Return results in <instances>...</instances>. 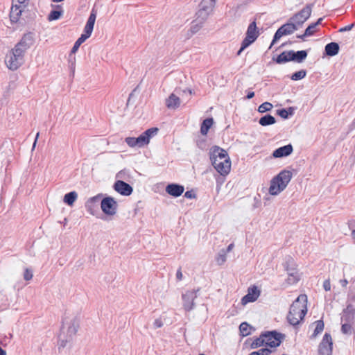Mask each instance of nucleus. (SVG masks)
Listing matches in <instances>:
<instances>
[{
  "label": "nucleus",
  "mask_w": 355,
  "mask_h": 355,
  "mask_svg": "<svg viewBox=\"0 0 355 355\" xmlns=\"http://www.w3.org/2000/svg\"><path fill=\"white\" fill-rule=\"evenodd\" d=\"M209 158L216 171L221 175H227L231 169V161L227 151L214 146L209 150Z\"/></svg>",
  "instance_id": "f257e3e1"
},
{
  "label": "nucleus",
  "mask_w": 355,
  "mask_h": 355,
  "mask_svg": "<svg viewBox=\"0 0 355 355\" xmlns=\"http://www.w3.org/2000/svg\"><path fill=\"white\" fill-rule=\"evenodd\" d=\"M307 297L306 295H300L293 302L287 315L288 322L293 326L300 323L304 318L306 312Z\"/></svg>",
  "instance_id": "f03ea898"
},
{
  "label": "nucleus",
  "mask_w": 355,
  "mask_h": 355,
  "mask_svg": "<svg viewBox=\"0 0 355 355\" xmlns=\"http://www.w3.org/2000/svg\"><path fill=\"white\" fill-rule=\"evenodd\" d=\"M293 176L291 171L288 170L282 171L277 175L274 177L270 181L269 187V193L272 196H277L284 191Z\"/></svg>",
  "instance_id": "7ed1b4c3"
},
{
  "label": "nucleus",
  "mask_w": 355,
  "mask_h": 355,
  "mask_svg": "<svg viewBox=\"0 0 355 355\" xmlns=\"http://www.w3.org/2000/svg\"><path fill=\"white\" fill-rule=\"evenodd\" d=\"M79 328V321L73 318L70 321H64L62 323L61 334L59 336V347H65L67 343L70 342Z\"/></svg>",
  "instance_id": "20e7f679"
},
{
  "label": "nucleus",
  "mask_w": 355,
  "mask_h": 355,
  "mask_svg": "<svg viewBox=\"0 0 355 355\" xmlns=\"http://www.w3.org/2000/svg\"><path fill=\"white\" fill-rule=\"evenodd\" d=\"M159 129L157 128H151L144 131L138 137H128L125 139V142L131 148H142L148 145L151 137L157 135Z\"/></svg>",
  "instance_id": "39448f33"
},
{
  "label": "nucleus",
  "mask_w": 355,
  "mask_h": 355,
  "mask_svg": "<svg viewBox=\"0 0 355 355\" xmlns=\"http://www.w3.org/2000/svg\"><path fill=\"white\" fill-rule=\"evenodd\" d=\"M216 0H202L199 5V10L196 12L197 21L205 24L209 15L213 12L215 7Z\"/></svg>",
  "instance_id": "423d86ee"
},
{
  "label": "nucleus",
  "mask_w": 355,
  "mask_h": 355,
  "mask_svg": "<svg viewBox=\"0 0 355 355\" xmlns=\"http://www.w3.org/2000/svg\"><path fill=\"white\" fill-rule=\"evenodd\" d=\"M312 8L313 4H307L301 10L291 17L289 20L295 25V27L298 29L310 17Z\"/></svg>",
  "instance_id": "0eeeda50"
},
{
  "label": "nucleus",
  "mask_w": 355,
  "mask_h": 355,
  "mask_svg": "<svg viewBox=\"0 0 355 355\" xmlns=\"http://www.w3.org/2000/svg\"><path fill=\"white\" fill-rule=\"evenodd\" d=\"M297 30L298 29L295 27V25H294L288 19L287 23L283 24L277 30L269 49H270L272 46L274 45L275 43L277 42L282 36L291 35Z\"/></svg>",
  "instance_id": "6e6552de"
},
{
  "label": "nucleus",
  "mask_w": 355,
  "mask_h": 355,
  "mask_svg": "<svg viewBox=\"0 0 355 355\" xmlns=\"http://www.w3.org/2000/svg\"><path fill=\"white\" fill-rule=\"evenodd\" d=\"M264 345L270 347H277L280 345L284 335L276 331H266L263 333Z\"/></svg>",
  "instance_id": "1a4fd4ad"
},
{
  "label": "nucleus",
  "mask_w": 355,
  "mask_h": 355,
  "mask_svg": "<svg viewBox=\"0 0 355 355\" xmlns=\"http://www.w3.org/2000/svg\"><path fill=\"white\" fill-rule=\"evenodd\" d=\"M199 291L200 288H198L197 290L187 291L182 294L183 308L186 311H190L194 309V300L198 297Z\"/></svg>",
  "instance_id": "9d476101"
},
{
  "label": "nucleus",
  "mask_w": 355,
  "mask_h": 355,
  "mask_svg": "<svg viewBox=\"0 0 355 355\" xmlns=\"http://www.w3.org/2000/svg\"><path fill=\"white\" fill-rule=\"evenodd\" d=\"M101 207L104 214L107 216H114L116 213L118 204L112 197H105L101 202Z\"/></svg>",
  "instance_id": "9b49d317"
},
{
  "label": "nucleus",
  "mask_w": 355,
  "mask_h": 355,
  "mask_svg": "<svg viewBox=\"0 0 355 355\" xmlns=\"http://www.w3.org/2000/svg\"><path fill=\"white\" fill-rule=\"evenodd\" d=\"M259 35V32L257 30V24L252 21L248 27L246 35L243 41V47H248L252 44Z\"/></svg>",
  "instance_id": "f8f14e48"
},
{
  "label": "nucleus",
  "mask_w": 355,
  "mask_h": 355,
  "mask_svg": "<svg viewBox=\"0 0 355 355\" xmlns=\"http://www.w3.org/2000/svg\"><path fill=\"white\" fill-rule=\"evenodd\" d=\"M332 338L329 333H325L318 347L320 355H331L332 354Z\"/></svg>",
  "instance_id": "ddd939ff"
},
{
  "label": "nucleus",
  "mask_w": 355,
  "mask_h": 355,
  "mask_svg": "<svg viewBox=\"0 0 355 355\" xmlns=\"http://www.w3.org/2000/svg\"><path fill=\"white\" fill-rule=\"evenodd\" d=\"M114 189L116 191L122 196H128L133 191L132 187L123 180H117L114 184Z\"/></svg>",
  "instance_id": "4468645a"
},
{
  "label": "nucleus",
  "mask_w": 355,
  "mask_h": 355,
  "mask_svg": "<svg viewBox=\"0 0 355 355\" xmlns=\"http://www.w3.org/2000/svg\"><path fill=\"white\" fill-rule=\"evenodd\" d=\"M25 8L26 6H24L23 4H19L16 2H13L10 12V19L12 23H17L19 21L21 15Z\"/></svg>",
  "instance_id": "2eb2a0df"
},
{
  "label": "nucleus",
  "mask_w": 355,
  "mask_h": 355,
  "mask_svg": "<svg viewBox=\"0 0 355 355\" xmlns=\"http://www.w3.org/2000/svg\"><path fill=\"white\" fill-rule=\"evenodd\" d=\"M259 295L260 291L257 286L250 287L248 290V294L241 299V303L245 305L249 302H253L257 300Z\"/></svg>",
  "instance_id": "dca6fc26"
},
{
  "label": "nucleus",
  "mask_w": 355,
  "mask_h": 355,
  "mask_svg": "<svg viewBox=\"0 0 355 355\" xmlns=\"http://www.w3.org/2000/svg\"><path fill=\"white\" fill-rule=\"evenodd\" d=\"M103 197L102 193H99L94 197L89 198L85 202V208L88 212L94 215V213L98 208V204L101 198Z\"/></svg>",
  "instance_id": "f3484780"
},
{
  "label": "nucleus",
  "mask_w": 355,
  "mask_h": 355,
  "mask_svg": "<svg viewBox=\"0 0 355 355\" xmlns=\"http://www.w3.org/2000/svg\"><path fill=\"white\" fill-rule=\"evenodd\" d=\"M166 191L170 196L177 198L180 196L184 193V187L182 185L172 183L166 186Z\"/></svg>",
  "instance_id": "a211bd4d"
},
{
  "label": "nucleus",
  "mask_w": 355,
  "mask_h": 355,
  "mask_svg": "<svg viewBox=\"0 0 355 355\" xmlns=\"http://www.w3.org/2000/svg\"><path fill=\"white\" fill-rule=\"evenodd\" d=\"M293 150V146L288 144L277 148L273 151L272 156L275 158H281L290 155Z\"/></svg>",
  "instance_id": "6ab92c4d"
},
{
  "label": "nucleus",
  "mask_w": 355,
  "mask_h": 355,
  "mask_svg": "<svg viewBox=\"0 0 355 355\" xmlns=\"http://www.w3.org/2000/svg\"><path fill=\"white\" fill-rule=\"evenodd\" d=\"M33 42L34 38L33 34L28 33L24 35L17 45L26 51L33 44Z\"/></svg>",
  "instance_id": "aec40b11"
},
{
  "label": "nucleus",
  "mask_w": 355,
  "mask_h": 355,
  "mask_svg": "<svg viewBox=\"0 0 355 355\" xmlns=\"http://www.w3.org/2000/svg\"><path fill=\"white\" fill-rule=\"evenodd\" d=\"M291 61H294L298 63L302 62L307 57V51L305 50H301L294 51L290 50Z\"/></svg>",
  "instance_id": "412c9836"
},
{
  "label": "nucleus",
  "mask_w": 355,
  "mask_h": 355,
  "mask_svg": "<svg viewBox=\"0 0 355 355\" xmlns=\"http://www.w3.org/2000/svg\"><path fill=\"white\" fill-rule=\"evenodd\" d=\"M180 105V99L174 94H171L166 100V105L168 109H176Z\"/></svg>",
  "instance_id": "4be33fe9"
},
{
  "label": "nucleus",
  "mask_w": 355,
  "mask_h": 355,
  "mask_svg": "<svg viewBox=\"0 0 355 355\" xmlns=\"http://www.w3.org/2000/svg\"><path fill=\"white\" fill-rule=\"evenodd\" d=\"M339 45L336 42H330L325 46V53L328 56H334L339 52Z\"/></svg>",
  "instance_id": "5701e85b"
},
{
  "label": "nucleus",
  "mask_w": 355,
  "mask_h": 355,
  "mask_svg": "<svg viewBox=\"0 0 355 355\" xmlns=\"http://www.w3.org/2000/svg\"><path fill=\"white\" fill-rule=\"evenodd\" d=\"M6 64L9 69L17 70L21 64L17 60H15V58L9 53L6 58Z\"/></svg>",
  "instance_id": "b1692460"
},
{
  "label": "nucleus",
  "mask_w": 355,
  "mask_h": 355,
  "mask_svg": "<svg viewBox=\"0 0 355 355\" xmlns=\"http://www.w3.org/2000/svg\"><path fill=\"white\" fill-rule=\"evenodd\" d=\"M288 272L287 282L288 284H296L300 280V275L295 269H286Z\"/></svg>",
  "instance_id": "393cba45"
},
{
  "label": "nucleus",
  "mask_w": 355,
  "mask_h": 355,
  "mask_svg": "<svg viewBox=\"0 0 355 355\" xmlns=\"http://www.w3.org/2000/svg\"><path fill=\"white\" fill-rule=\"evenodd\" d=\"M272 60L277 64H283L291 61L290 51H285Z\"/></svg>",
  "instance_id": "a878e982"
},
{
  "label": "nucleus",
  "mask_w": 355,
  "mask_h": 355,
  "mask_svg": "<svg viewBox=\"0 0 355 355\" xmlns=\"http://www.w3.org/2000/svg\"><path fill=\"white\" fill-rule=\"evenodd\" d=\"M214 123V119L212 118H207L205 119L200 126V132L202 135H207L209 128Z\"/></svg>",
  "instance_id": "bb28decb"
},
{
  "label": "nucleus",
  "mask_w": 355,
  "mask_h": 355,
  "mask_svg": "<svg viewBox=\"0 0 355 355\" xmlns=\"http://www.w3.org/2000/svg\"><path fill=\"white\" fill-rule=\"evenodd\" d=\"M276 119L275 118L270 115L266 114L262 117H261L259 120V123L262 126H267L270 125H272L275 123Z\"/></svg>",
  "instance_id": "cd10ccee"
},
{
  "label": "nucleus",
  "mask_w": 355,
  "mask_h": 355,
  "mask_svg": "<svg viewBox=\"0 0 355 355\" xmlns=\"http://www.w3.org/2000/svg\"><path fill=\"white\" fill-rule=\"evenodd\" d=\"M315 27H316V24H314L313 23L311 24L306 28L304 34L298 35H297V37L300 38L302 40H304L306 37L311 36L315 33V32L316 31Z\"/></svg>",
  "instance_id": "c85d7f7f"
},
{
  "label": "nucleus",
  "mask_w": 355,
  "mask_h": 355,
  "mask_svg": "<svg viewBox=\"0 0 355 355\" xmlns=\"http://www.w3.org/2000/svg\"><path fill=\"white\" fill-rule=\"evenodd\" d=\"M78 198V194L76 191H71L64 195L63 201L67 205L71 206Z\"/></svg>",
  "instance_id": "c756f323"
},
{
  "label": "nucleus",
  "mask_w": 355,
  "mask_h": 355,
  "mask_svg": "<svg viewBox=\"0 0 355 355\" xmlns=\"http://www.w3.org/2000/svg\"><path fill=\"white\" fill-rule=\"evenodd\" d=\"M252 327L246 322H242L239 326L240 333L242 336H247L251 334Z\"/></svg>",
  "instance_id": "7c9ffc66"
},
{
  "label": "nucleus",
  "mask_w": 355,
  "mask_h": 355,
  "mask_svg": "<svg viewBox=\"0 0 355 355\" xmlns=\"http://www.w3.org/2000/svg\"><path fill=\"white\" fill-rule=\"evenodd\" d=\"M203 24V23H201L200 21H197L196 19H194L192 22V25L189 30V31L191 32V35H193L198 32L202 27Z\"/></svg>",
  "instance_id": "2f4dec72"
},
{
  "label": "nucleus",
  "mask_w": 355,
  "mask_h": 355,
  "mask_svg": "<svg viewBox=\"0 0 355 355\" xmlns=\"http://www.w3.org/2000/svg\"><path fill=\"white\" fill-rule=\"evenodd\" d=\"M315 328L312 335L313 337H315L318 334L321 333L324 329V322L322 320H317L315 322Z\"/></svg>",
  "instance_id": "473e14b6"
},
{
  "label": "nucleus",
  "mask_w": 355,
  "mask_h": 355,
  "mask_svg": "<svg viewBox=\"0 0 355 355\" xmlns=\"http://www.w3.org/2000/svg\"><path fill=\"white\" fill-rule=\"evenodd\" d=\"M354 317L355 315L349 313H345V311H343V315L341 317V321L343 322H347V323H352L353 324L354 322Z\"/></svg>",
  "instance_id": "72a5a7b5"
},
{
  "label": "nucleus",
  "mask_w": 355,
  "mask_h": 355,
  "mask_svg": "<svg viewBox=\"0 0 355 355\" xmlns=\"http://www.w3.org/2000/svg\"><path fill=\"white\" fill-rule=\"evenodd\" d=\"M272 107V104L269 102H264L259 106L258 111L260 113H263L268 111H270Z\"/></svg>",
  "instance_id": "f704fd0d"
},
{
  "label": "nucleus",
  "mask_w": 355,
  "mask_h": 355,
  "mask_svg": "<svg viewBox=\"0 0 355 355\" xmlns=\"http://www.w3.org/2000/svg\"><path fill=\"white\" fill-rule=\"evenodd\" d=\"M86 40H87V38H85V36H82V35H80V37H79V38L76 41V42H75L74 45H73V46L72 47V49H71V54L75 53L78 51V49L79 46H80V45H81V44H83V43Z\"/></svg>",
  "instance_id": "c9c22d12"
},
{
  "label": "nucleus",
  "mask_w": 355,
  "mask_h": 355,
  "mask_svg": "<svg viewBox=\"0 0 355 355\" xmlns=\"http://www.w3.org/2000/svg\"><path fill=\"white\" fill-rule=\"evenodd\" d=\"M63 11L62 10H52L49 13L48 16V19L49 21H53L58 19L62 15Z\"/></svg>",
  "instance_id": "e433bc0d"
},
{
  "label": "nucleus",
  "mask_w": 355,
  "mask_h": 355,
  "mask_svg": "<svg viewBox=\"0 0 355 355\" xmlns=\"http://www.w3.org/2000/svg\"><path fill=\"white\" fill-rule=\"evenodd\" d=\"M341 331L345 334L350 335L353 332L352 323L343 322L341 327Z\"/></svg>",
  "instance_id": "4c0bfd02"
},
{
  "label": "nucleus",
  "mask_w": 355,
  "mask_h": 355,
  "mask_svg": "<svg viewBox=\"0 0 355 355\" xmlns=\"http://www.w3.org/2000/svg\"><path fill=\"white\" fill-rule=\"evenodd\" d=\"M306 75V71L302 69L300 71H296L293 73L291 76V79L293 80H299L304 78Z\"/></svg>",
  "instance_id": "58836bf2"
},
{
  "label": "nucleus",
  "mask_w": 355,
  "mask_h": 355,
  "mask_svg": "<svg viewBox=\"0 0 355 355\" xmlns=\"http://www.w3.org/2000/svg\"><path fill=\"white\" fill-rule=\"evenodd\" d=\"M263 337V333L260 335L259 338H257L253 340V342L251 344V348L255 349L260 346H262L264 345V340Z\"/></svg>",
  "instance_id": "ea45409f"
},
{
  "label": "nucleus",
  "mask_w": 355,
  "mask_h": 355,
  "mask_svg": "<svg viewBox=\"0 0 355 355\" xmlns=\"http://www.w3.org/2000/svg\"><path fill=\"white\" fill-rule=\"evenodd\" d=\"M216 259L218 265L223 264L226 261V251L224 249L221 250Z\"/></svg>",
  "instance_id": "a19ab883"
},
{
  "label": "nucleus",
  "mask_w": 355,
  "mask_h": 355,
  "mask_svg": "<svg viewBox=\"0 0 355 355\" xmlns=\"http://www.w3.org/2000/svg\"><path fill=\"white\" fill-rule=\"evenodd\" d=\"M96 14H97L96 10L93 8L92 10L89 17L87 19L86 25L92 26L94 27L95 21H96Z\"/></svg>",
  "instance_id": "79ce46f5"
},
{
  "label": "nucleus",
  "mask_w": 355,
  "mask_h": 355,
  "mask_svg": "<svg viewBox=\"0 0 355 355\" xmlns=\"http://www.w3.org/2000/svg\"><path fill=\"white\" fill-rule=\"evenodd\" d=\"M93 29H94L93 26L85 25V26L84 28V33L81 35L85 36V38H87V39L89 38L92 35Z\"/></svg>",
  "instance_id": "37998d69"
},
{
  "label": "nucleus",
  "mask_w": 355,
  "mask_h": 355,
  "mask_svg": "<svg viewBox=\"0 0 355 355\" xmlns=\"http://www.w3.org/2000/svg\"><path fill=\"white\" fill-rule=\"evenodd\" d=\"M33 278V271L31 269L26 268L24 272V279L29 281Z\"/></svg>",
  "instance_id": "c03bdc74"
},
{
  "label": "nucleus",
  "mask_w": 355,
  "mask_h": 355,
  "mask_svg": "<svg viewBox=\"0 0 355 355\" xmlns=\"http://www.w3.org/2000/svg\"><path fill=\"white\" fill-rule=\"evenodd\" d=\"M69 64L70 69H71V71L73 72H74L75 64H76V58L74 56H72L71 53H70V55H69Z\"/></svg>",
  "instance_id": "a18cd8bd"
},
{
  "label": "nucleus",
  "mask_w": 355,
  "mask_h": 355,
  "mask_svg": "<svg viewBox=\"0 0 355 355\" xmlns=\"http://www.w3.org/2000/svg\"><path fill=\"white\" fill-rule=\"evenodd\" d=\"M15 53L19 54L21 57H24V54L26 53V51H24L23 49L20 48L17 44L15 46V47L12 49Z\"/></svg>",
  "instance_id": "49530a36"
},
{
  "label": "nucleus",
  "mask_w": 355,
  "mask_h": 355,
  "mask_svg": "<svg viewBox=\"0 0 355 355\" xmlns=\"http://www.w3.org/2000/svg\"><path fill=\"white\" fill-rule=\"evenodd\" d=\"M277 114L280 116L283 119H288V111L286 110V109H281V110H278L277 111Z\"/></svg>",
  "instance_id": "de8ad7c7"
},
{
  "label": "nucleus",
  "mask_w": 355,
  "mask_h": 355,
  "mask_svg": "<svg viewBox=\"0 0 355 355\" xmlns=\"http://www.w3.org/2000/svg\"><path fill=\"white\" fill-rule=\"evenodd\" d=\"M10 53L15 58V60H17L18 62L21 65L24 63V58L19 55V54L15 53L12 50L10 52Z\"/></svg>",
  "instance_id": "09e8293b"
},
{
  "label": "nucleus",
  "mask_w": 355,
  "mask_h": 355,
  "mask_svg": "<svg viewBox=\"0 0 355 355\" xmlns=\"http://www.w3.org/2000/svg\"><path fill=\"white\" fill-rule=\"evenodd\" d=\"M343 311H345V313H349L355 315V307L352 304H348Z\"/></svg>",
  "instance_id": "8fccbe9b"
},
{
  "label": "nucleus",
  "mask_w": 355,
  "mask_h": 355,
  "mask_svg": "<svg viewBox=\"0 0 355 355\" xmlns=\"http://www.w3.org/2000/svg\"><path fill=\"white\" fill-rule=\"evenodd\" d=\"M354 26V24H349L345 27H343V28H340L339 29V32L340 33H343V32H345V31H351L353 27Z\"/></svg>",
  "instance_id": "3c124183"
},
{
  "label": "nucleus",
  "mask_w": 355,
  "mask_h": 355,
  "mask_svg": "<svg viewBox=\"0 0 355 355\" xmlns=\"http://www.w3.org/2000/svg\"><path fill=\"white\" fill-rule=\"evenodd\" d=\"M185 198H189V199H193V198H196V194L193 192V191H187L184 193V196Z\"/></svg>",
  "instance_id": "603ef678"
},
{
  "label": "nucleus",
  "mask_w": 355,
  "mask_h": 355,
  "mask_svg": "<svg viewBox=\"0 0 355 355\" xmlns=\"http://www.w3.org/2000/svg\"><path fill=\"white\" fill-rule=\"evenodd\" d=\"M257 352L260 355H269L271 353V350L268 348H262Z\"/></svg>",
  "instance_id": "864d4df0"
},
{
  "label": "nucleus",
  "mask_w": 355,
  "mask_h": 355,
  "mask_svg": "<svg viewBox=\"0 0 355 355\" xmlns=\"http://www.w3.org/2000/svg\"><path fill=\"white\" fill-rule=\"evenodd\" d=\"M323 288L326 291L331 290V284L329 279H326L323 283Z\"/></svg>",
  "instance_id": "5fc2aeb1"
},
{
  "label": "nucleus",
  "mask_w": 355,
  "mask_h": 355,
  "mask_svg": "<svg viewBox=\"0 0 355 355\" xmlns=\"http://www.w3.org/2000/svg\"><path fill=\"white\" fill-rule=\"evenodd\" d=\"M155 328H160L162 327L163 323L160 320H155L153 324Z\"/></svg>",
  "instance_id": "6e6d98bb"
},
{
  "label": "nucleus",
  "mask_w": 355,
  "mask_h": 355,
  "mask_svg": "<svg viewBox=\"0 0 355 355\" xmlns=\"http://www.w3.org/2000/svg\"><path fill=\"white\" fill-rule=\"evenodd\" d=\"M176 278L178 281H180L182 280V272L181 271V268H179L178 270H177V272H176Z\"/></svg>",
  "instance_id": "4d7b16f0"
},
{
  "label": "nucleus",
  "mask_w": 355,
  "mask_h": 355,
  "mask_svg": "<svg viewBox=\"0 0 355 355\" xmlns=\"http://www.w3.org/2000/svg\"><path fill=\"white\" fill-rule=\"evenodd\" d=\"M29 0H12V2H16L19 4H23L24 6H26V3Z\"/></svg>",
  "instance_id": "13d9d810"
},
{
  "label": "nucleus",
  "mask_w": 355,
  "mask_h": 355,
  "mask_svg": "<svg viewBox=\"0 0 355 355\" xmlns=\"http://www.w3.org/2000/svg\"><path fill=\"white\" fill-rule=\"evenodd\" d=\"M340 283L343 287H346L348 284V281L346 279H341L340 281Z\"/></svg>",
  "instance_id": "bf43d9fd"
},
{
  "label": "nucleus",
  "mask_w": 355,
  "mask_h": 355,
  "mask_svg": "<svg viewBox=\"0 0 355 355\" xmlns=\"http://www.w3.org/2000/svg\"><path fill=\"white\" fill-rule=\"evenodd\" d=\"M254 96V92H249L246 96L247 99H251Z\"/></svg>",
  "instance_id": "052dcab7"
},
{
  "label": "nucleus",
  "mask_w": 355,
  "mask_h": 355,
  "mask_svg": "<svg viewBox=\"0 0 355 355\" xmlns=\"http://www.w3.org/2000/svg\"><path fill=\"white\" fill-rule=\"evenodd\" d=\"M234 245V243H230L228 247L227 248L226 250H225V251H226V253L227 252H230V251H232V250L233 249Z\"/></svg>",
  "instance_id": "680f3d73"
},
{
  "label": "nucleus",
  "mask_w": 355,
  "mask_h": 355,
  "mask_svg": "<svg viewBox=\"0 0 355 355\" xmlns=\"http://www.w3.org/2000/svg\"><path fill=\"white\" fill-rule=\"evenodd\" d=\"M286 110L288 111V116L293 115L294 113V108L293 107H288V109H286Z\"/></svg>",
  "instance_id": "e2e57ef3"
},
{
  "label": "nucleus",
  "mask_w": 355,
  "mask_h": 355,
  "mask_svg": "<svg viewBox=\"0 0 355 355\" xmlns=\"http://www.w3.org/2000/svg\"><path fill=\"white\" fill-rule=\"evenodd\" d=\"M247 47H243V41L241 43V46L240 48V49L239 50V51L237 52V55H241V52L245 49Z\"/></svg>",
  "instance_id": "0e129e2a"
},
{
  "label": "nucleus",
  "mask_w": 355,
  "mask_h": 355,
  "mask_svg": "<svg viewBox=\"0 0 355 355\" xmlns=\"http://www.w3.org/2000/svg\"><path fill=\"white\" fill-rule=\"evenodd\" d=\"M38 137H39V132H37V135H36V137H35V141H34L33 145L32 150H34V148H35Z\"/></svg>",
  "instance_id": "69168bd1"
},
{
  "label": "nucleus",
  "mask_w": 355,
  "mask_h": 355,
  "mask_svg": "<svg viewBox=\"0 0 355 355\" xmlns=\"http://www.w3.org/2000/svg\"><path fill=\"white\" fill-rule=\"evenodd\" d=\"M0 355H6V352L0 347Z\"/></svg>",
  "instance_id": "338daca9"
},
{
  "label": "nucleus",
  "mask_w": 355,
  "mask_h": 355,
  "mask_svg": "<svg viewBox=\"0 0 355 355\" xmlns=\"http://www.w3.org/2000/svg\"><path fill=\"white\" fill-rule=\"evenodd\" d=\"M249 355H260L257 351L251 352Z\"/></svg>",
  "instance_id": "774afa93"
}]
</instances>
